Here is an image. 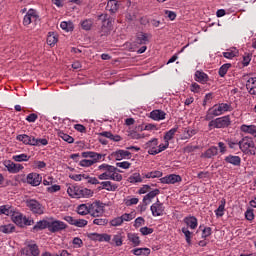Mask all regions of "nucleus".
Segmentation results:
<instances>
[{
    "label": "nucleus",
    "mask_w": 256,
    "mask_h": 256,
    "mask_svg": "<svg viewBox=\"0 0 256 256\" xmlns=\"http://www.w3.org/2000/svg\"><path fill=\"white\" fill-rule=\"evenodd\" d=\"M227 111H231V106L228 103L216 104L207 111L205 119L206 121H211L213 117H219V115H223Z\"/></svg>",
    "instance_id": "nucleus-1"
},
{
    "label": "nucleus",
    "mask_w": 256,
    "mask_h": 256,
    "mask_svg": "<svg viewBox=\"0 0 256 256\" xmlns=\"http://www.w3.org/2000/svg\"><path fill=\"white\" fill-rule=\"evenodd\" d=\"M98 179L100 181H123V175L117 172V168L115 166H110L105 172H102L98 175Z\"/></svg>",
    "instance_id": "nucleus-2"
},
{
    "label": "nucleus",
    "mask_w": 256,
    "mask_h": 256,
    "mask_svg": "<svg viewBox=\"0 0 256 256\" xmlns=\"http://www.w3.org/2000/svg\"><path fill=\"white\" fill-rule=\"evenodd\" d=\"M239 149L246 155H255L256 153L255 142L249 137H244L241 141H239Z\"/></svg>",
    "instance_id": "nucleus-3"
},
{
    "label": "nucleus",
    "mask_w": 256,
    "mask_h": 256,
    "mask_svg": "<svg viewBox=\"0 0 256 256\" xmlns=\"http://www.w3.org/2000/svg\"><path fill=\"white\" fill-rule=\"evenodd\" d=\"M158 145L159 140L157 138H153L144 144V148L148 149L149 155H159V153H163V151H165L167 148L164 146V144H160L159 146Z\"/></svg>",
    "instance_id": "nucleus-4"
},
{
    "label": "nucleus",
    "mask_w": 256,
    "mask_h": 256,
    "mask_svg": "<svg viewBox=\"0 0 256 256\" xmlns=\"http://www.w3.org/2000/svg\"><path fill=\"white\" fill-rule=\"evenodd\" d=\"M11 219L15 225H18V227L31 226L34 223L33 219L27 218L21 212L15 210L12 212Z\"/></svg>",
    "instance_id": "nucleus-5"
},
{
    "label": "nucleus",
    "mask_w": 256,
    "mask_h": 256,
    "mask_svg": "<svg viewBox=\"0 0 256 256\" xmlns=\"http://www.w3.org/2000/svg\"><path fill=\"white\" fill-rule=\"evenodd\" d=\"M109 206V204H105L99 200H96L90 203V215L91 217H102L105 213V207Z\"/></svg>",
    "instance_id": "nucleus-6"
},
{
    "label": "nucleus",
    "mask_w": 256,
    "mask_h": 256,
    "mask_svg": "<svg viewBox=\"0 0 256 256\" xmlns=\"http://www.w3.org/2000/svg\"><path fill=\"white\" fill-rule=\"evenodd\" d=\"M26 207L35 215H43L45 213V207L35 199L26 200Z\"/></svg>",
    "instance_id": "nucleus-7"
},
{
    "label": "nucleus",
    "mask_w": 256,
    "mask_h": 256,
    "mask_svg": "<svg viewBox=\"0 0 256 256\" xmlns=\"http://www.w3.org/2000/svg\"><path fill=\"white\" fill-rule=\"evenodd\" d=\"M231 124V119L229 116H223L220 118H216L215 120H211L209 122V127H213L214 129H223L225 127H229Z\"/></svg>",
    "instance_id": "nucleus-8"
},
{
    "label": "nucleus",
    "mask_w": 256,
    "mask_h": 256,
    "mask_svg": "<svg viewBox=\"0 0 256 256\" xmlns=\"http://www.w3.org/2000/svg\"><path fill=\"white\" fill-rule=\"evenodd\" d=\"M98 19L102 21V33L107 35L113 29V19L107 18V14H101Z\"/></svg>",
    "instance_id": "nucleus-9"
},
{
    "label": "nucleus",
    "mask_w": 256,
    "mask_h": 256,
    "mask_svg": "<svg viewBox=\"0 0 256 256\" xmlns=\"http://www.w3.org/2000/svg\"><path fill=\"white\" fill-rule=\"evenodd\" d=\"M150 211L153 217H162V215H165V205L157 199V201L151 205Z\"/></svg>",
    "instance_id": "nucleus-10"
},
{
    "label": "nucleus",
    "mask_w": 256,
    "mask_h": 256,
    "mask_svg": "<svg viewBox=\"0 0 256 256\" xmlns=\"http://www.w3.org/2000/svg\"><path fill=\"white\" fill-rule=\"evenodd\" d=\"M37 21H39V15H37V11L30 9L24 16L23 25L27 27L28 25H31V23H37Z\"/></svg>",
    "instance_id": "nucleus-11"
},
{
    "label": "nucleus",
    "mask_w": 256,
    "mask_h": 256,
    "mask_svg": "<svg viewBox=\"0 0 256 256\" xmlns=\"http://www.w3.org/2000/svg\"><path fill=\"white\" fill-rule=\"evenodd\" d=\"M4 167L7 168L9 173H19V171H23L24 167L21 164H16L11 160H5L3 162Z\"/></svg>",
    "instance_id": "nucleus-12"
},
{
    "label": "nucleus",
    "mask_w": 256,
    "mask_h": 256,
    "mask_svg": "<svg viewBox=\"0 0 256 256\" xmlns=\"http://www.w3.org/2000/svg\"><path fill=\"white\" fill-rule=\"evenodd\" d=\"M63 229H67V224H65V222L60 220L50 221L49 231L51 233H57L59 231H63Z\"/></svg>",
    "instance_id": "nucleus-13"
},
{
    "label": "nucleus",
    "mask_w": 256,
    "mask_h": 256,
    "mask_svg": "<svg viewBox=\"0 0 256 256\" xmlns=\"http://www.w3.org/2000/svg\"><path fill=\"white\" fill-rule=\"evenodd\" d=\"M26 181L29 185H32V187H39V185H41V181H43V178L41 175L32 172L27 175Z\"/></svg>",
    "instance_id": "nucleus-14"
},
{
    "label": "nucleus",
    "mask_w": 256,
    "mask_h": 256,
    "mask_svg": "<svg viewBox=\"0 0 256 256\" xmlns=\"http://www.w3.org/2000/svg\"><path fill=\"white\" fill-rule=\"evenodd\" d=\"M161 183L166 185H175V183H180L181 176L177 174H170L160 179Z\"/></svg>",
    "instance_id": "nucleus-15"
},
{
    "label": "nucleus",
    "mask_w": 256,
    "mask_h": 256,
    "mask_svg": "<svg viewBox=\"0 0 256 256\" xmlns=\"http://www.w3.org/2000/svg\"><path fill=\"white\" fill-rule=\"evenodd\" d=\"M111 157H113V159H115L116 161H123V159L131 158V152L127 150H117L115 152H112Z\"/></svg>",
    "instance_id": "nucleus-16"
},
{
    "label": "nucleus",
    "mask_w": 256,
    "mask_h": 256,
    "mask_svg": "<svg viewBox=\"0 0 256 256\" xmlns=\"http://www.w3.org/2000/svg\"><path fill=\"white\" fill-rule=\"evenodd\" d=\"M17 141H21L24 145H37V140H35V137L29 136L27 134H20L16 137Z\"/></svg>",
    "instance_id": "nucleus-17"
},
{
    "label": "nucleus",
    "mask_w": 256,
    "mask_h": 256,
    "mask_svg": "<svg viewBox=\"0 0 256 256\" xmlns=\"http://www.w3.org/2000/svg\"><path fill=\"white\" fill-rule=\"evenodd\" d=\"M31 253L33 256H39V247L36 244H30L28 247L22 249V256H29Z\"/></svg>",
    "instance_id": "nucleus-18"
},
{
    "label": "nucleus",
    "mask_w": 256,
    "mask_h": 256,
    "mask_svg": "<svg viewBox=\"0 0 256 256\" xmlns=\"http://www.w3.org/2000/svg\"><path fill=\"white\" fill-rule=\"evenodd\" d=\"M81 155L84 159H91L93 161H101L105 157V155L93 151L82 152Z\"/></svg>",
    "instance_id": "nucleus-19"
},
{
    "label": "nucleus",
    "mask_w": 256,
    "mask_h": 256,
    "mask_svg": "<svg viewBox=\"0 0 256 256\" xmlns=\"http://www.w3.org/2000/svg\"><path fill=\"white\" fill-rule=\"evenodd\" d=\"M150 37L151 34L139 32L136 35V43H138V45H147V43H149Z\"/></svg>",
    "instance_id": "nucleus-20"
},
{
    "label": "nucleus",
    "mask_w": 256,
    "mask_h": 256,
    "mask_svg": "<svg viewBox=\"0 0 256 256\" xmlns=\"http://www.w3.org/2000/svg\"><path fill=\"white\" fill-rule=\"evenodd\" d=\"M246 89L250 95H256V77L247 80Z\"/></svg>",
    "instance_id": "nucleus-21"
},
{
    "label": "nucleus",
    "mask_w": 256,
    "mask_h": 256,
    "mask_svg": "<svg viewBox=\"0 0 256 256\" xmlns=\"http://www.w3.org/2000/svg\"><path fill=\"white\" fill-rule=\"evenodd\" d=\"M76 212L78 213V215H90V203H86V204H80L76 207Z\"/></svg>",
    "instance_id": "nucleus-22"
},
{
    "label": "nucleus",
    "mask_w": 256,
    "mask_h": 256,
    "mask_svg": "<svg viewBox=\"0 0 256 256\" xmlns=\"http://www.w3.org/2000/svg\"><path fill=\"white\" fill-rule=\"evenodd\" d=\"M240 131H242V133L252 135V137H256V126L255 125H245V124H243L240 127Z\"/></svg>",
    "instance_id": "nucleus-23"
},
{
    "label": "nucleus",
    "mask_w": 256,
    "mask_h": 256,
    "mask_svg": "<svg viewBox=\"0 0 256 256\" xmlns=\"http://www.w3.org/2000/svg\"><path fill=\"white\" fill-rule=\"evenodd\" d=\"M80 190L81 188H79V186L71 185L67 188V193L69 197H72V199H79Z\"/></svg>",
    "instance_id": "nucleus-24"
},
{
    "label": "nucleus",
    "mask_w": 256,
    "mask_h": 256,
    "mask_svg": "<svg viewBox=\"0 0 256 256\" xmlns=\"http://www.w3.org/2000/svg\"><path fill=\"white\" fill-rule=\"evenodd\" d=\"M176 133H177V128H172L168 132H166V134L164 135L165 143H163V145H164V147L166 146V149L169 148V141H171V139H173V137H175Z\"/></svg>",
    "instance_id": "nucleus-25"
},
{
    "label": "nucleus",
    "mask_w": 256,
    "mask_h": 256,
    "mask_svg": "<svg viewBox=\"0 0 256 256\" xmlns=\"http://www.w3.org/2000/svg\"><path fill=\"white\" fill-rule=\"evenodd\" d=\"M165 112L163 110H154L150 113V119L153 121H163L165 119Z\"/></svg>",
    "instance_id": "nucleus-26"
},
{
    "label": "nucleus",
    "mask_w": 256,
    "mask_h": 256,
    "mask_svg": "<svg viewBox=\"0 0 256 256\" xmlns=\"http://www.w3.org/2000/svg\"><path fill=\"white\" fill-rule=\"evenodd\" d=\"M184 223L187 225V227H190L191 229H197V218L194 216H187L184 218Z\"/></svg>",
    "instance_id": "nucleus-27"
},
{
    "label": "nucleus",
    "mask_w": 256,
    "mask_h": 256,
    "mask_svg": "<svg viewBox=\"0 0 256 256\" xmlns=\"http://www.w3.org/2000/svg\"><path fill=\"white\" fill-rule=\"evenodd\" d=\"M238 55H239V50H237V48L235 47L229 48L225 52H223V57H225V59H233Z\"/></svg>",
    "instance_id": "nucleus-28"
},
{
    "label": "nucleus",
    "mask_w": 256,
    "mask_h": 256,
    "mask_svg": "<svg viewBox=\"0 0 256 256\" xmlns=\"http://www.w3.org/2000/svg\"><path fill=\"white\" fill-rule=\"evenodd\" d=\"M49 225L50 221L40 220L34 225L33 231H42V229H49Z\"/></svg>",
    "instance_id": "nucleus-29"
},
{
    "label": "nucleus",
    "mask_w": 256,
    "mask_h": 256,
    "mask_svg": "<svg viewBox=\"0 0 256 256\" xmlns=\"http://www.w3.org/2000/svg\"><path fill=\"white\" fill-rule=\"evenodd\" d=\"M157 195H159V189L152 190L146 196H144L143 202L145 203V205H149V203H151V200L155 199Z\"/></svg>",
    "instance_id": "nucleus-30"
},
{
    "label": "nucleus",
    "mask_w": 256,
    "mask_h": 256,
    "mask_svg": "<svg viewBox=\"0 0 256 256\" xmlns=\"http://www.w3.org/2000/svg\"><path fill=\"white\" fill-rule=\"evenodd\" d=\"M226 163H230V165H235L238 167L241 165V157L239 156H234V155H229L225 158Z\"/></svg>",
    "instance_id": "nucleus-31"
},
{
    "label": "nucleus",
    "mask_w": 256,
    "mask_h": 256,
    "mask_svg": "<svg viewBox=\"0 0 256 256\" xmlns=\"http://www.w3.org/2000/svg\"><path fill=\"white\" fill-rule=\"evenodd\" d=\"M133 255L136 256H148L151 255V249L149 248H135L132 250Z\"/></svg>",
    "instance_id": "nucleus-32"
},
{
    "label": "nucleus",
    "mask_w": 256,
    "mask_h": 256,
    "mask_svg": "<svg viewBox=\"0 0 256 256\" xmlns=\"http://www.w3.org/2000/svg\"><path fill=\"white\" fill-rule=\"evenodd\" d=\"M144 179H157L159 177H163V172L155 170L148 173H142Z\"/></svg>",
    "instance_id": "nucleus-33"
},
{
    "label": "nucleus",
    "mask_w": 256,
    "mask_h": 256,
    "mask_svg": "<svg viewBox=\"0 0 256 256\" xmlns=\"http://www.w3.org/2000/svg\"><path fill=\"white\" fill-rule=\"evenodd\" d=\"M217 153H219L217 147L212 146L202 154V157H205L206 159H211V157H215Z\"/></svg>",
    "instance_id": "nucleus-34"
},
{
    "label": "nucleus",
    "mask_w": 256,
    "mask_h": 256,
    "mask_svg": "<svg viewBox=\"0 0 256 256\" xmlns=\"http://www.w3.org/2000/svg\"><path fill=\"white\" fill-rule=\"evenodd\" d=\"M100 185H102V189H105L106 191H115L119 188L117 184H113L111 181L101 182Z\"/></svg>",
    "instance_id": "nucleus-35"
},
{
    "label": "nucleus",
    "mask_w": 256,
    "mask_h": 256,
    "mask_svg": "<svg viewBox=\"0 0 256 256\" xmlns=\"http://www.w3.org/2000/svg\"><path fill=\"white\" fill-rule=\"evenodd\" d=\"M128 240L131 241L133 247H139L141 245V239L135 233H128Z\"/></svg>",
    "instance_id": "nucleus-36"
},
{
    "label": "nucleus",
    "mask_w": 256,
    "mask_h": 256,
    "mask_svg": "<svg viewBox=\"0 0 256 256\" xmlns=\"http://www.w3.org/2000/svg\"><path fill=\"white\" fill-rule=\"evenodd\" d=\"M143 175H140L138 172L133 173L131 176H129L128 181L129 183H143Z\"/></svg>",
    "instance_id": "nucleus-37"
},
{
    "label": "nucleus",
    "mask_w": 256,
    "mask_h": 256,
    "mask_svg": "<svg viewBox=\"0 0 256 256\" xmlns=\"http://www.w3.org/2000/svg\"><path fill=\"white\" fill-rule=\"evenodd\" d=\"M106 9L107 11H110V13H117V10L119 9V3H117L115 0H110L107 3Z\"/></svg>",
    "instance_id": "nucleus-38"
},
{
    "label": "nucleus",
    "mask_w": 256,
    "mask_h": 256,
    "mask_svg": "<svg viewBox=\"0 0 256 256\" xmlns=\"http://www.w3.org/2000/svg\"><path fill=\"white\" fill-rule=\"evenodd\" d=\"M13 211H15V209L9 205L0 206V215H7L8 217H11V215H13Z\"/></svg>",
    "instance_id": "nucleus-39"
},
{
    "label": "nucleus",
    "mask_w": 256,
    "mask_h": 256,
    "mask_svg": "<svg viewBox=\"0 0 256 256\" xmlns=\"http://www.w3.org/2000/svg\"><path fill=\"white\" fill-rule=\"evenodd\" d=\"M58 41H59V38L57 37V34H55V32H50L48 34L47 44L50 45V47H53Z\"/></svg>",
    "instance_id": "nucleus-40"
},
{
    "label": "nucleus",
    "mask_w": 256,
    "mask_h": 256,
    "mask_svg": "<svg viewBox=\"0 0 256 256\" xmlns=\"http://www.w3.org/2000/svg\"><path fill=\"white\" fill-rule=\"evenodd\" d=\"M89 197H93V190L89 188H80L79 199L81 198L89 199Z\"/></svg>",
    "instance_id": "nucleus-41"
},
{
    "label": "nucleus",
    "mask_w": 256,
    "mask_h": 256,
    "mask_svg": "<svg viewBox=\"0 0 256 256\" xmlns=\"http://www.w3.org/2000/svg\"><path fill=\"white\" fill-rule=\"evenodd\" d=\"M208 77L207 74L201 71H196L195 73V81L198 83H207Z\"/></svg>",
    "instance_id": "nucleus-42"
},
{
    "label": "nucleus",
    "mask_w": 256,
    "mask_h": 256,
    "mask_svg": "<svg viewBox=\"0 0 256 256\" xmlns=\"http://www.w3.org/2000/svg\"><path fill=\"white\" fill-rule=\"evenodd\" d=\"M111 245H115V247H121V245H123V236L121 234H115L112 238Z\"/></svg>",
    "instance_id": "nucleus-43"
},
{
    "label": "nucleus",
    "mask_w": 256,
    "mask_h": 256,
    "mask_svg": "<svg viewBox=\"0 0 256 256\" xmlns=\"http://www.w3.org/2000/svg\"><path fill=\"white\" fill-rule=\"evenodd\" d=\"M60 27L63 31H66V33H69V31H73L74 29L73 22L71 21L61 22Z\"/></svg>",
    "instance_id": "nucleus-44"
},
{
    "label": "nucleus",
    "mask_w": 256,
    "mask_h": 256,
    "mask_svg": "<svg viewBox=\"0 0 256 256\" xmlns=\"http://www.w3.org/2000/svg\"><path fill=\"white\" fill-rule=\"evenodd\" d=\"M225 200H221L219 207L215 210L216 217H223L225 215Z\"/></svg>",
    "instance_id": "nucleus-45"
},
{
    "label": "nucleus",
    "mask_w": 256,
    "mask_h": 256,
    "mask_svg": "<svg viewBox=\"0 0 256 256\" xmlns=\"http://www.w3.org/2000/svg\"><path fill=\"white\" fill-rule=\"evenodd\" d=\"M13 231H15V225L13 224H6V225L0 226L1 233L9 234V233H13Z\"/></svg>",
    "instance_id": "nucleus-46"
},
{
    "label": "nucleus",
    "mask_w": 256,
    "mask_h": 256,
    "mask_svg": "<svg viewBox=\"0 0 256 256\" xmlns=\"http://www.w3.org/2000/svg\"><path fill=\"white\" fill-rule=\"evenodd\" d=\"M12 159L13 161H16V163H23V161H29L31 157L27 156V154H18V155H14Z\"/></svg>",
    "instance_id": "nucleus-47"
},
{
    "label": "nucleus",
    "mask_w": 256,
    "mask_h": 256,
    "mask_svg": "<svg viewBox=\"0 0 256 256\" xmlns=\"http://www.w3.org/2000/svg\"><path fill=\"white\" fill-rule=\"evenodd\" d=\"M120 218L122 219V224H124L125 222L133 221V219H135V213H124Z\"/></svg>",
    "instance_id": "nucleus-48"
},
{
    "label": "nucleus",
    "mask_w": 256,
    "mask_h": 256,
    "mask_svg": "<svg viewBox=\"0 0 256 256\" xmlns=\"http://www.w3.org/2000/svg\"><path fill=\"white\" fill-rule=\"evenodd\" d=\"M139 203V198L127 197L124 199V204L126 207H131L132 205H137Z\"/></svg>",
    "instance_id": "nucleus-49"
},
{
    "label": "nucleus",
    "mask_w": 256,
    "mask_h": 256,
    "mask_svg": "<svg viewBox=\"0 0 256 256\" xmlns=\"http://www.w3.org/2000/svg\"><path fill=\"white\" fill-rule=\"evenodd\" d=\"M95 163H99V161L84 159L79 162V165L80 167H92Z\"/></svg>",
    "instance_id": "nucleus-50"
},
{
    "label": "nucleus",
    "mask_w": 256,
    "mask_h": 256,
    "mask_svg": "<svg viewBox=\"0 0 256 256\" xmlns=\"http://www.w3.org/2000/svg\"><path fill=\"white\" fill-rule=\"evenodd\" d=\"M231 67V64H223L219 69V75L220 77H225L227 75V72L229 71V68Z\"/></svg>",
    "instance_id": "nucleus-51"
},
{
    "label": "nucleus",
    "mask_w": 256,
    "mask_h": 256,
    "mask_svg": "<svg viewBox=\"0 0 256 256\" xmlns=\"http://www.w3.org/2000/svg\"><path fill=\"white\" fill-rule=\"evenodd\" d=\"M182 233L185 235L186 243H188V245H191V238L193 237L191 231H189L188 228L184 227L182 228Z\"/></svg>",
    "instance_id": "nucleus-52"
},
{
    "label": "nucleus",
    "mask_w": 256,
    "mask_h": 256,
    "mask_svg": "<svg viewBox=\"0 0 256 256\" xmlns=\"http://www.w3.org/2000/svg\"><path fill=\"white\" fill-rule=\"evenodd\" d=\"M111 227H121L123 225V221L121 219V216H118L110 221Z\"/></svg>",
    "instance_id": "nucleus-53"
},
{
    "label": "nucleus",
    "mask_w": 256,
    "mask_h": 256,
    "mask_svg": "<svg viewBox=\"0 0 256 256\" xmlns=\"http://www.w3.org/2000/svg\"><path fill=\"white\" fill-rule=\"evenodd\" d=\"M59 137L63 139V141H66V143H73L75 139L71 137L68 134H65L64 132H59Z\"/></svg>",
    "instance_id": "nucleus-54"
},
{
    "label": "nucleus",
    "mask_w": 256,
    "mask_h": 256,
    "mask_svg": "<svg viewBox=\"0 0 256 256\" xmlns=\"http://www.w3.org/2000/svg\"><path fill=\"white\" fill-rule=\"evenodd\" d=\"M42 256H71V254H69L67 250H62L59 254H51L50 252H44Z\"/></svg>",
    "instance_id": "nucleus-55"
},
{
    "label": "nucleus",
    "mask_w": 256,
    "mask_h": 256,
    "mask_svg": "<svg viewBox=\"0 0 256 256\" xmlns=\"http://www.w3.org/2000/svg\"><path fill=\"white\" fill-rule=\"evenodd\" d=\"M82 29H84L85 31H89V29H91V27H93V21L92 20H84L81 23Z\"/></svg>",
    "instance_id": "nucleus-56"
},
{
    "label": "nucleus",
    "mask_w": 256,
    "mask_h": 256,
    "mask_svg": "<svg viewBox=\"0 0 256 256\" xmlns=\"http://www.w3.org/2000/svg\"><path fill=\"white\" fill-rule=\"evenodd\" d=\"M87 220L85 219H76L74 222V227H87Z\"/></svg>",
    "instance_id": "nucleus-57"
},
{
    "label": "nucleus",
    "mask_w": 256,
    "mask_h": 256,
    "mask_svg": "<svg viewBox=\"0 0 256 256\" xmlns=\"http://www.w3.org/2000/svg\"><path fill=\"white\" fill-rule=\"evenodd\" d=\"M196 133H197L196 130L188 128L184 132V139H189V138L193 137V135H195Z\"/></svg>",
    "instance_id": "nucleus-58"
},
{
    "label": "nucleus",
    "mask_w": 256,
    "mask_h": 256,
    "mask_svg": "<svg viewBox=\"0 0 256 256\" xmlns=\"http://www.w3.org/2000/svg\"><path fill=\"white\" fill-rule=\"evenodd\" d=\"M46 165L43 161H34L32 167L33 169H45Z\"/></svg>",
    "instance_id": "nucleus-59"
},
{
    "label": "nucleus",
    "mask_w": 256,
    "mask_h": 256,
    "mask_svg": "<svg viewBox=\"0 0 256 256\" xmlns=\"http://www.w3.org/2000/svg\"><path fill=\"white\" fill-rule=\"evenodd\" d=\"M116 167H119L120 169H129V167H131V163L127 161L118 162L116 163Z\"/></svg>",
    "instance_id": "nucleus-60"
},
{
    "label": "nucleus",
    "mask_w": 256,
    "mask_h": 256,
    "mask_svg": "<svg viewBox=\"0 0 256 256\" xmlns=\"http://www.w3.org/2000/svg\"><path fill=\"white\" fill-rule=\"evenodd\" d=\"M48 193H57V191H61V186L54 184L47 188Z\"/></svg>",
    "instance_id": "nucleus-61"
},
{
    "label": "nucleus",
    "mask_w": 256,
    "mask_h": 256,
    "mask_svg": "<svg viewBox=\"0 0 256 256\" xmlns=\"http://www.w3.org/2000/svg\"><path fill=\"white\" fill-rule=\"evenodd\" d=\"M55 183V180L51 176H46L43 179V185L48 186V185H53Z\"/></svg>",
    "instance_id": "nucleus-62"
},
{
    "label": "nucleus",
    "mask_w": 256,
    "mask_h": 256,
    "mask_svg": "<svg viewBox=\"0 0 256 256\" xmlns=\"http://www.w3.org/2000/svg\"><path fill=\"white\" fill-rule=\"evenodd\" d=\"M245 217L248 221H253V219H255V214H253V210L251 209H248L246 212H245Z\"/></svg>",
    "instance_id": "nucleus-63"
},
{
    "label": "nucleus",
    "mask_w": 256,
    "mask_h": 256,
    "mask_svg": "<svg viewBox=\"0 0 256 256\" xmlns=\"http://www.w3.org/2000/svg\"><path fill=\"white\" fill-rule=\"evenodd\" d=\"M140 233H142V235H151V233H153V229L149 227H142L140 229Z\"/></svg>",
    "instance_id": "nucleus-64"
}]
</instances>
